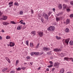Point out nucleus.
<instances>
[{"instance_id":"13","label":"nucleus","mask_w":73,"mask_h":73,"mask_svg":"<svg viewBox=\"0 0 73 73\" xmlns=\"http://www.w3.org/2000/svg\"><path fill=\"white\" fill-rule=\"evenodd\" d=\"M65 31L67 33H68V32H69V29L68 28H67L65 30Z\"/></svg>"},{"instance_id":"10","label":"nucleus","mask_w":73,"mask_h":73,"mask_svg":"<svg viewBox=\"0 0 73 73\" xmlns=\"http://www.w3.org/2000/svg\"><path fill=\"white\" fill-rule=\"evenodd\" d=\"M63 9H66L67 8V5H65V4H63Z\"/></svg>"},{"instance_id":"17","label":"nucleus","mask_w":73,"mask_h":73,"mask_svg":"<svg viewBox=\"0 0 73 73\" xmlns=\"http://www.w3.org/2000/svg\"><path fill=\"white\" fill-rule=\"evenodd\" d=\"M69 23H70V20L68 19H67L66 21V24H68Z\"/></svg>"},{"instance_id":"16","label":"nucleus","mask_w":73,"mask_h":73,"mask_svg":"<svg viewBox=\"0 0 73 73\" xmlns=\"http://www.w3.org/2000/svg\"><path fill=\"white\" fill-rule=\"evenodd\" d=\"M64 60H66V61H68V60H69V59H70V60L72 59V58H69L68 57H65L64 58Z\"/></svg>"},{"instance_id":"7","label":"nucleus","mask_w":73,"mask_h":73,"mask_svg":"<svg viewBox=\"0 0 73 73\" xmlns=\"http://www.w3.org/2000/svg\"><path fill=\"white\" fill-rule=\"evenodd\" d=\"M43 48V50H44V51H47L48 50H49V49H50L49 48L46 47H44Z\"/></svg>"},{"instance_id":"53","label":"nucleus","mask_w":73,"mask_h":73,"mask_svg":"<svg viewBox=\"0 0 73 73\" xmlns=\"http://www.w3.org/2000/svg\"><path fill=\"white\" fill-rule=\"evenodd\" d=\"M52 10H53V11L54 12V11H55V9H54V8L52 9Z\"/></svg>"},{"instance_id":"51","label":"nucleus","mask_w":73,"mask_h":73,"mask_svg":"<svg viewBox=\"0 0 73 73\" xmlns=\"http://www.w3.org/2000/svg\"><path fill=\"white\" fill-rule=\"evenodd\" d=\"M46 70L47 71H49V68H46Z\"/></svg>"},{"instance_id":"46","label":"nucleus","mask_w":73,"mask_h":73,"mask_svg":"<svg viewBox=\"0 0 73 73\" xmlns=\"http://www.w3.org/2000/svg\"><path fill=\"white\" fill-rule=\"evenodd\" d=\"M27 58L28 60H29L30 59V57L29 56H27Z\"/></svg>"},{"instance_id":"48","label":"nucleus","mask_w":73,"mask_h":73,"mask_svg":"<svg viewBox=\"0 0 73 73\" xmlns=\"http://www.w3.org/2000/svg\"><path fill=\"white\" fill-rule=\"evenodd\" d=\"M54 69H55V68H53L52 69V72H53L54 70Z\"/></svg>"},{"instance_id":"41","label":"nucleus","mask_w":73,"mask_h":73,"mask_svg":"<svg viewBox=\"0 0 73 73\" xmlns=\"http://www.w3.org/2000/svg\"><path fill=\"white\" fill-rule=\"evenodd\" d=\"M23 11H21L20 12V14L21 15H23Z\"/></svg>"},{"instance_id":"37","label":"nucleus","mask_w":73,"mask_h":73,"mask_svg":"<svg viewBox=\"0 0 73 73\" xmlns=\"http://www.w3.org/2000/svg\"><path fill=\"white\" fill-rule=\"evenodd\" d=\"M51 13H52V12L49 11V12L48 13V16H50V15L51 14Z\"/></svg>"},{"instance_id":"42","label":"nucleus","mask_w":73,"mask_h":73,"mask_svg":"<svg viewBox=\"0 0 73 73\" xmlns=\"http://www.w3.org/2000/svg\"><path fill=\"white\" fill-rule=\"evenodd\" d=\"M26 44L27 45H28V40L26 41Z\"/></svg>"},{"instance_id":"43","label":"nucleus","mask_w":73,"mask_h":73,"mask_svg":"<svg viewBox=\"0 0 73 73\" xmlns=\"http://www.w3.org/2000/svg\"><path fill=\"white\" fill-rule=\"evenodd\" d=\"M21 70V68H20L19 67L17 69V70Z\"/></svg>"},{"instance_id":"52","label":"nucleus","mask_w":73,"mask_h":73,"mask_svg":"<svg viewBox=\"0 0 73 73\" xmlns=\"http://www.w3.org/2000/svg\"><path fill=\"white\" fill-rule=\"evenodd\" d=\"M0 40H2V37L0 36Z\"/></svg>"},{"instance_id":"35","label":"nucleus","mask_w":73,"mask_h":73,"mask_svg":"<svg viewBox=\"0 0 73 73\" xmlns=\"http://www.w3.org/2000/svg\"><path fill=\"white\" fill-rule=\"evenodd\" d=\"M39 45H40V43H38L36 46V48H38V46H39Z\"/></svg>"},{"instance_id":"59","label":"nucleus","mask_w":73,"mask_h":73,"mask_svg":"<svg viewBox=\"0 0 73 73\" xmlns=\"http://www.w3.org/2000/svg\"><path fill=\"white\" fill-rule=\"evenodd\" d=\"M67 73H71V72H67Z\"/></svg>"},{"instance_id":"5","label":"nucleus","mask_w":73,"mask_h":73,"mask_svg":"<svg viewBox=\"0 0 73 73\" xmlns=\"http://www.w3.org/2000/svg\"><path fill=\"white\" fill-rule=\"evenodd\" d=\"M60 64L58 63H56L54 64V66L56 68H58Z\"/></svg>"},{"instance_id":"36","label":"nucleus","mask_w":73,"mask_h":73,"mask_svg":"<svg viewBox=\"0 0 73 73\" xmlns=\"http://www.w3.org/2000/svg\"><path fill=\"white\" fill-rule=\"evenodd\" d=\"M70 17L71 18H72V17H73V14H72L71 15H70Z\"/></svg>"},{"instance_id":"23","label":"nucleus","mask_w":73,"mask_h":73,"mask_svg":"<svg viewBox=\"0 0 73 73\" xmlns=\"http://www.w3.org/2000/svg\"><path fill=\"white\" fill-rule=\"evenodd\" d=\"M56 38L57 39V40H60L61 39V38L60 37H58V36H56Z\"/></svg>"},{"instance_id":"31","label":"nucleus","mask_w":73,"mask_h":73,"mask_svg":"<svg viewBox=\"0 0 73 73\" xmlns=\"http://www.w3.org/2000/svg\"><path fill=\"white\" fill-rule=\"evenodd\" d=\"M66 11L67 12H69V11H70V9L69 8H67L66 9Z\"/></svg>"},{"instance_id":"6","label":"nucleus","mask_w":73,"mask_h":73,"mask_svg":"<svg viewBox=\"0 0 73 73\" xmlns=\"http://www.w3.org/2000/svg\"><path fill=\"white\" fill-rule=\"evenodd\" d=\"M21 28H22V26L19 25L17 27V30H20Z\"/></svg>"},{"instance_id":"54","label":"nucleus","mask_w":73,"mask_h":73,"mask_svg":"<svg viewBox=\"0 0 73 73\" xmlns=\"http://www.w3.org/2000/svg\"><path fill=\"white\" fill-rule=\"evenodd\" d=\"M62 42H65V39H63Z\"/></svg>"},{"instance_id":"55","label":"nucleus","mask_w":73,"mask_h":73,"mask_svg":"<svg viewBox=\"0 0 73 73\" xmlns=\"http://www.w3.org/2000/svg\"><path fill=\"white\" fill-rule=\"evenodd\" d=\"M2 32H4V30H2Z\"/></svg>"},{"instance_id":"26","label":"nucleus","mask_w":73,"mask_h":73,"mask_svg":"<svg viewBox=\"0 0 73 73\" xmlns=\"http://www.w3.org/2000/svg\"><path fill=\"white\" fill-rule=\"evenodd\" d=\"M19 60H16V65H18V64H19Z\"/></svg>"},{"instance_id":"22","label":"nucleus","mask_w":73,"mask_h":73,"mask_svg":"<svg viewBox=\"0 0 73 73\" xmlns=\"http://www.w3.org/2000/svg\"><path fill=\"white\" fill-rule=\"evenodd\" d=\"M10 23L11 24H16V23L14 21H11Z\"/></svg>"},{"instance_id":"2","label":"nucleus","mask_w":73,"mask_h":73,"mask_svg":"<svg viewBox=\"0 0 73 73\" xmlns=\"http://www.w3.org/2000/svg\"><path fill=\"white\" fill-rule=\"evenodd\" d=\"M43 16L46 20H48V15H47L46 14L44 13L43 14Z\"/></svg>"},{"instance_id":"3","label":"nucleus","mask_w":73,"mask_h":73,"mask_svg":"<svg viewBox=\"0 0 73 73\" xmlns=\"http://www.w3.org/2000/svg\"><path fill=\"white\" fill-rule=\"evenodd\" d=\"M62 50V48H60L58 49V48H54V52H59Z\"/></svg>"},{"instance_id":"30","label":"nucleus","mask_w":73,"mask_h":73,"mask_svg":"<svg viewBox=\"0 0 73 73\" xmlns=\"http://www.w3.org/2000/svg\"><path fill=\"white\" fill-rule=\"evenodd\" d=\"M61 15V13H59L58 14H56V17H58L60 16Z\"/></svg>"},{"instance_id":"56","label":"nucleus","mask_w":73,"mask_h":73,"mask_svg":"<svg viewBox=\"0 0 73 73\" xmlns=\"http://www.w3.org/2000/svg\"><path fill=\"white\" fill-rule=\"evenodd\" d=\"M30 64H31V65H32L33 64H32V62H30Z\"/></svg>"},{"instance_id":"60","label":"nucleus","mask_w":73,"mask_h":73,"mask_svg":"<svg viewBox=\"0 0 73 73\" xmlns=\"http://www.w3.org/2000/svg\"><path fill=\"white\" fill-rule=\"evenodd\" d=\"M64 1H67V0H63Z\"/></svg>"},{"instance_id":"50","label":"nucleus","mask_w":73,"mask_h":73,"mask_svg":"<svg viewBox=\"0 0 73 73\" xmlns=\"http://www.w3.org/2000/svg\"><path fill=\"white\" fill-rule=\"evenodd\" d=\"M31 13L32 14H33V10L32 9L31 10Z\"/></svg>"},{"instance_id":"9","label":"nucleus","mask_w":73,"mask_h":73,"mask_svg":"<svg viewBox=\"0 0 73 73\" xmlns=\"http://www.w3.org/2000/svg\"><path fill=\"white\" fill-rule=\"evenodd\" d=\"M43 32H40L38 33V34L40 37H42L43 35Z\"/></svg>"},{"instance_id":"15","label":"nucleus","mask_w":73,"mask_h":73,"mask_svg":"<svg viewBox=\"0 0 73 73\" xmlns=\"http://www.w3.org/2000/svg\"><path fill=\"white\" fill-rule=\"evenodd\" d=\"M5 58H6V60H7V61L9 63H10L11 62V61L10 60V59H9V58L7 57H6Z\"/></svg>"},{"instance_id":"40","label":"nucleus","mask_w":73,"mask_h":73,"mask_svg":"<svg viewBox=\"0 0 73 73\" xmlns=\"http://www.w3.org/2000/svg\"><path fill=\"white\" fill-rule=\"evenodd\" d=\"M21 69H23V70H24L25 68H26L25 67H24V66H22L21 68Z\"/></svg>"},{"instance_id":"19","label":"nucleus","mask_w":73,"mask_h":73,"mask_svg":"<svg viewBox=\"0 0 73 73\" xmlns=\"http://www.w3.org/2000/svg\"><path fill=\"white\" fill-rule=\"evenodd\" d=\"M64 72V69L62 68L60 70V73H63Z\"/></svg>"},{"instance_id":"33","label":"nucleus","mask_w":73,"mask_h":73,"mask_svg":"<svg viewBox=\"0 0 73 73\" xmlns=\"http://www.w3.org/2000/svg\"><path fill=\"white\" fill-rule=\"evenodd\" d=\"M13 2L10 1L9 3V5H11L12 4H13Z\"/></svg>"},{"instance_id":"45","label":"nucleus","mask_w":73,"mask_h":73,"mask_svg":"<svg viewBox=\"0 0 73 73\" xmlns=\"http://www.w3.org/2000/svg\"><path fill=\"white\" fill-rule=\"evenodd\" d=\"M3 15V13H1V11H0V16H1Z\"/></svg>"},{"instance_id":"49","label":"nucleus","mask_w":73,"mask_h":73,"mask_svg":"<svg viewBox=\"0 0 73 73\" xmlns=\"http://www.w3.org/2000/svg\"><path fill=\"white\" fill-rule=\"evenodd\" d=\"M50 65H53V62L52 61L50 62Z\"/></svg>"},{"instance_id":"27","label":"nucleus","mask_w":73,"mask_h":73,"mask_svg":"<svg viewBox=\"0 0 73 73\" xmlns=\"http://www.w3.org/2000/svg\"><path fill=\"white\" fill-rule=\"evenodd\" d=\"M30 46L31 48H32V47H34V45H33V43H30Z\"/></svg>"},{"instance_id":"28","label":"nucleus","mask_w":73,"mask_h":73,"mask_svg":"<svg viewBox=\"0 0 73 73\" xmlns=\"http://www.w3.org/2000/svg\"><path fill=\"white\" fill-rule=\"evenodd\" d=\"M7 69H8V68H5L3 69L2 71L3 72H5V71H6V70H7Z\"/></svg>"},{"instance_id":"20","label":"nucleus","mask_w":73,"mask_h":73,"mask_svg":"<svg viewBox=\"0 0 73 73\" xmlns=\"http://www.w3.org/2000/svg\"><path fill=\"white\" fill-rule=\"evenodd\" d=\"M31 33L33 34V36H35L36 35V32L35 31H33Z\"/></svg>"},{"instance_id":"61","label":"nucleus","mask_w":73,"mask_h":73,"mask_svg":"<svg viewBox=\"0 0 73 73\" xmlns=\"http://www.w3.org/2000/svg\"><path fill=\"white\" fill-rule=\"evenodd\" d=\"M23 25H25V23H23Z\"/></svg>"},{"instance_id":"29","label":"nucleus","mask_w":73,"mask_h":73,"mask_svg":"<svg viewBox=\"0 0 73 73\" xmlns=\"http://www.w3.org/2000/svg\"><path fill=\"white\" fill-rule=\"evenodd\" d=\"M14 5H16V6H19V4L17 2H15Z\"/></svg>"},{"instance_id":"34","label":"nucleus","mask_w":73,"mask_h":73,"mask_svg":"<svg viewBox=\"0 0 73 73\" xmlns=\"http://www.w3.org/2000/svg\"><path fill=\"white\" fill-rule=\"evenodd\" d=\"M31 56H33L35 54V52H32L31 53Z\"/></svg>"},{"instance_id":"24","label":"nucleus","mask_w":73,"mask_h":73,"mask_svg":"<svg viewBox=\"0 0 73 73\" xmlns=\"http://www.w3.org/2000/svg\"><path fill=\"white\" fill-rule=\"evenodd\" d=\"M34 54L36 56H38L39 55V52H34Z\"/></svg>"},{"instance_id":"11","label":"nucleus","mask_w":73,"mask_h":73,"mask_svg":"<svg viewBox=\"0 0 73 73\" xmlns=\"http://www.w3.org/2000/svg\"><path fill=\"white\" fill-rule=\"evenodd\" d=\"M3 24L4 25H9V23H8L7 22H3Z\"/></svg>"},{"instance_id":"44","label":"nucleus","mask_w":73,"mask_h":73,"mask_svg":"<svg viewBox=\"0 0 73 73\" xmlns=\"http://www.w3.org/2000/svg\"><path fill=\"white\" fill-rule=\"evenodd\" d=\"M15 71L14 70L11 71L10 72V73H15Z\"/></svg>"},{"instance_id":"32","label":"nucleus","mask_w":73,"mask_h":73,"mask_svg":"<svg viewBox=\"0 0 73 73\" xmlns=\"http://www.w3.org/2000/svg\"><path fill=\"white\" fill-rule=\"evenodd\" d=\"M56 20L57 21H58L59 20H60V18H56Z\"/></svg>"},{"instance_id":"58","label":"nucleus","mask_w":73,"mask_h":73,"mask_svg":"<svg viewBox=\"0 0 73 73\" xmlns=\"http://www.w3.org/2000/svg\"><path fill=\"white\" fill-rule=\"evenodd\" d=\"M40 67H39L38 68V69L39 70H40Z\"/></svg>"},{"instance_id":"63","label":"nucleus","mask_w":73,"mask_h":73,"mask_svg":"<svg viewBox=\"0 0 73 73\" xmlns=\"http://www.w3.org/2000/svg\"><path fill=\"white\" fill-rule=\"evenodd\" d=\"M23 21V20H21V21H20V23L22 21Z\"/></svg>"},{"instance_id":"1","label":"nucleus","mask_w":73,"mask_h":73,"mask_svg":"<svg viewBox=\"0 0 73 73\" xmlns=\"http://www.w3.org/2000/svg\"><path fill=\"white\" fill-rule=\"evenodd\" d=\"M55 29V28L54 26H50L47 29L48 31H54V29Z\"/></svg>"},{"instance_id":"12","label":"nucleus","mask_w":73,"mask_h":73,"mask_svg":"<svg viewBox=\"0 0 73 73\" xmlns=\"http://www.w3.org/2000/svg\"><path fill=\"white\" fill-rule=\"evenodd\" d=\"M69 40H70V39L68 38L67 39H66L65 40V42L67 44H68L69 42Z\"/></svg>"},{"instance_id":"18","label":"nucleus","mask_w":73,"mask_h":73,"mask_svg":"<svg viewBox=\"0 0 73 73\" xmlns=\"http://www.w3.org/2000/svg\"><path fill=\"white\" fill-rule=\"evenodd\" d=\"M59 9H62V5L61 4H59L58 6Z\"/></svg>"},{"instance_id":"64","label":"nucleus","mask_w":73,"mask_h":73,"mask_svg":"<svg viewBox=\"0 0 73 73\" xmlns=\"http://www.w3.org/2000/svg\"><path fill=\"white\" fill-rule=\"evenodd\" d=\"M23 22H21V24H23Z\"/></svg>"},{"instance_id":"4","label":"nucleus","mask_w":73,"mask_h":73,"mask_svg":"<svg viewBox=\"0 0 73 73\" xmlns=\"http://www.w3.org/2000/svg\"><path fill=\"white\" fill-rule=\"evenodd\" d=\"M0 19H2V20H6L7 19V17L6 16H2L0 17Z\"/></svg>"},{"instance_id":"57","label":"nucleus","mask_w":73,"mask_h":73,"mask_svg":"<svg viewBox=\"0 0 73 73\" xmlns=\"http://www.w3.org/2000/svg\"><path fill=\"white\" fill-rule=\"evenodd\" d=\"M27 64V63H24V65H25V64Z\"/></svg>"},{"instance_id":"39","label":"nucleus","mask_w":73,"mask_h":73,"mask_svg":"<svg viewBox=\"0 0 73 73\" xmlns=\"http://www.w3.org/2000/svg\"><path fill=\"white\" fill-rule=\"evenodd\" d=\"M52 66H53V65H52L47 66V67H48V68H51V67H52Z\"/></svg>"},{"instance_id":"38","label":"nucleus","mask_w":73,"mask_h":73,"mask_svg":"<svg viewBox=\"0 0 73 73\" xmlns=\"http://www.w3.org/2000/svg\"><path fill=\"white\" fill-rule=\"evenodd\" d=\"M70 4H71V5L73 6V1H72L70 2Z\"/></svg>"},{"instance_id":"14","label":"nucleus","mask_w":73,"mask_h":73,"mask_svg":"<svg viewBox=\"0 0 73 73\" xmlns=\"http://www.w3.org/2000/svg\"><path fill=\"white\" fill-rule=\"evenodd\" d=\"M11 38V36L9 35L7 36L6 37V38L7 40H9V39H10Z\"/></svg>"},{"instance_id":"25","label":"nucleus","mask_w":73,"mask_h":73,"mask_svg":"<svg viewBox=\"0 0 73 73\" xmlns=\"http://www.w3.org/2000/svg\"><path fill=\"white\" fill-rule=\"evenodd\" d=\"M69 44L71 45H72L73 44V41H70L69 42Z\"/></svg>"},{"instance_id":"8","label":"nucleus","mask_w":73,"mask_h":73,"mask_svg":"<svg viewBox=\"0 0 73 73\" xmlns=\"http://www.w3.org/2000/svg\"><path fill=\"white\" fill-rule=\"evenodd\" d=\"M9 46H15V43L11 42L9 44Z\"/></svg>"},{"instance_id":"62","label":"nucleus","mask_w":73,"mask_h":73,"mask_svg":"<svg viewBox=\"0 0 73 73\" xmlns=\"http://www.w3.org/2000/svg\"><path fill=\"white\" fill-rule=\"evenodd\" d=\"M71 60H72V62H73V59H72Z\"/></svg>"},{"instance_id":"47","label":"nucleus","mask_w":73,"mask_h":73,"mask_svg":"<svg viewBox=\"0 0 73 73\" xmlns=\"http://www.w3.org/2000/svg\"><path fill=\"white\" fill-rule=\"evenodd\" d=\"M41 20L42 22H43V21H44V19H43L42 18H41Z\"/></svg>"},{"instance_id":"21","label":"nucleus","mask_w":73,"mask_h":73,"mask_svg":"<svg viewBox=\"0 0 73 73\" xmlns=\"http://www.w3.org/2000/svg\"><path fill=\"white\" fill-rule=\"evenodd\" d=\"M59 55L61 57H64L65 56V54L62 53L60 54Z\"/></svg>"}]
</instances>
